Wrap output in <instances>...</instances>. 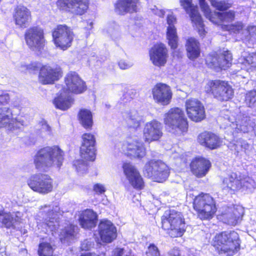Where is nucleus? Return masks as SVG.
<instances>
[{
	"instance_id": "obj_31",
	"label": "nucleus",
	"mask_w": 256,
	"mask_h": 256,
	"mask_svg": "<svg viewBox=\"0 0 256 256\" xmlns=\"http://www.w3.org/2000/svg\"><path fill=\"white\" fill-rule=\"evenodd\" d=\"M232 60V54L228 50L224 51L220 54L209 56L206 58L207 62L210 61L214 68H219L224 70L230 66Z\"/></svg>"
},
{
	"instance_id": "obj_11",
	"label": "nucleus",
	"mask_w": 256,
	"mask_h": 256,
	"mask_svg": "<svg viewBox=\"0 0 256 256\" xmlns=\"http://www.w3.org/2000/svg\"><path fill=\"white\" fill-rule=\"evenodd\" d=\"M24 39L28 47L34 51L40 52L46 43L44 30L38 26L27 29L24 34Z\"/></svg>"
},
{
	"instance_id": "obj_13",
	"label": "nucleus",
	"mask_w": 256,
	"mask_h": 256,
	"mask_svg": "<svg viewBox=\"0 0 256 256\" xmlns=\"http://www.w3.org/2000/svg\"><path fill=\"white\" fill-rule=\"evenodd\" d=\"M52 38L56 46L64 50L71 46L74 34L70 27L60 24L53 30Z\"/></svg>"
},
{
	"instance_id": "obj_1",
	"label": "nucleus",
	"mask_w": 256,
	"mask_h": 256,
	"mask_svg": "<svg viewBox=\"0 0 256 256\" xmlns=\"http://www.w3.org/2000/svg\"><path fill=\"white\" fill-rule=\"evenodd\" d=\"M64 160V152L58 146H46L36 154L34 164L39 170L48 171L52 167L60 168Z\"/></svg>"
},
{
	"instance_id": "obj_26",
	"label": "nucleus",
	"mask_w": 256,
	"mask_h": 256,
	"mask_svg": "<svg viewBox=\"0 0 256 256\" xmlns=\"http://www.w3.org/2000/svg\"><path fill=\"white\" fill-rule=\"evenodd\" d=\"M62 76L61 69L58 66H42L40 71L39 80L44 84H52Z\"/></svg>"
},
{
	"instance_id": "obj_9",
	"label": "nucleus",
	"mask_w": 256,
	"mask_h": 256,
	"mask_svg": "<svg viewBox=\"0 0 256 256\" xmlns=\"http://www.w3.org/2000/svg\"><path fill=\"white\" fill-rule=\"evenodd\" d=\"M254 180L248 176L244 177L232 172L224 178L222 182V188L228 190L238 191L240 189L254 188Z\"/></svg>"
},
{
	"instance_id": "obj_57",
	"label": "nucleus",
	"mask_w": 256,
	"mask_h": 256,
	"mask_svg": "<svg viewBox=\"0 0 256 256\" xmlns=\"http://www.w3.org/2000/svg\"><path fill=\"white\" fill-rule=\"evenodd\" d=\"M152 10L154 14L158 15L160 17L163 16L165 12L164 10L158 9L156 6H154V8H152Z\"/></svg>"
},
{
	"instance_id": "obj_2",
	"label": "nucleus",
	"mask_w": 256,
	"mask_h": 256,
	"mask_svg": "<svg viewBox=\"0 0 256 256\" xmlns=\"http://www.w3.org/2000/svg\"><path fill=\"white\" fill-rule=\"evenodd\" d=\"M214 245L220 254L232 256L240 249L238 234L234 231L222 232L214 238Z\"/></svg>"
},
{
	"instance_id": "obj_21",
	"label": "nucleus",
	"mask_w": 256,
	"mask_h": 256,
	"mask_svg": "<svg viewBox=\"0 0 256 256\" xmlns=\"http://www.w3.org/2000/svg\"><path fill=\"white\" fill-rule=\"evenodd\" d=\"M80 156L86 160L93 161L96 158V140L94 135L86 133L82 135Z\"/></svg>"
},
{
	"instance_id": "obj_12",
	"label": "nucleus",
	"mask_w": 256,
	"mask_h": 256,
	"mask_svg": "<svg viewBox=\"0 0 256 256\" xmlns=\"http://www.w3.org/2000/svg\"><path fill=\"white\" fill-rule=\"evenodd\" d=\"M27 184L32 190L42 194L51 192L53 188V180L46 174H34L28 179Z\"/></svg>"
},
{
	"instance_id": "obj_15",
	"label": "nucleus",
	"mask_w": 256,
	"mask_h": 256,
	"mask_svg": "<svg viewBox=\"0 0 256 256\" xmlns=\"http://www.w3.org/2000/svg\"><path fill=\"white\" fill-rule=\"evenodd\" d=\"M25 125L23 120L14 118L11 110L7 107L0 108V128H5L13 132Z\"/></svg>"
},
{
	"instance_id": "obj_32",
	"label": "nucleus",
	"mask_w": 256,
	"mask_h": 256,
	"mask_svg": "<svg viewBox=\"0 0 256 256\" xmlns=\"http://www.w3.org/2000/svg\"><path fill=\"white\" fill-rule=\"evenodd\" d=\"M244 214L242 207L240 206L228 208L226 212L222 215V220L224 223L235 226Z\"/></svg>"
},
{
	"instance_id": "obj_46",
	"label": "nucleus",
	"mask_w": 256,
	"mask_h": 256,
	"mask_svg": "<svg viewBox=\"0 0 256 256\" xmlns=\"http://www.w3.org/2000/svg\"><path fill=\"white\" fill-rule=\"evenodd\" d=\"M73 165L76 168L77 172L80 174L84 173L87 170V163L84 160H76L74 162Z\"/></svg>"
},
{
	"instance_id": "obj_16",
	"label": "nucleus",
	"mask_w": 256,
	"mask_h": 256,
	"mask_svg": "<svg viewBox=\"0 0 256 256\" xmlns=\"http://www.w3.org/2000/svg\"><path fill=\"white\" fill-rule=\"evenodd\" d=\"M57 6L62 10L82 15L88 8V0H57Z\"/></svg>"
},
{
	"instance_id": "obj_59",
	"label": "nucleus",
	"mask_w": 256,
	"mask_h": 256,
	"mask_svg": "<svg viewBox=\"0 0 256 256\" xmlns=\"http://www.w3.org/2000/svg\"><path fill=\"white\" fill-rule=\"evenodd\" d=\"M111 256H122V248H116L114 249Z\"/></svg>"
},
{
	"instance_id": "obj_43",
	"label": "nucleus",
	"mask_w": 256,
	"mask_h": 256,
	"mask_svg": "<svg viewBox=\"0 0 256 256\" xmlns=\"http://www.w3.org/2000/svg\"><path fill=\"white\" fill-rule=\"evenodd\" d=\"M120 26L116 22L110 24L105 32L113 40H118L120 36Z\"/></svg>"
},
{
	"instance_id": "obj_22",
	"label": "nucleus",
	"mask_w": 256,
	"mask_h": 256,
	"mask_svg": "<svg viewBox=\"0 0 256 256\" xmlns=\"http://www.w3.org/2000/svg\"><path fill=\"white\" fill-rule=\"evenodd\" d=\"M152 94L155 102L163 106L170 104L172 95L170 88L162 83L158 84L152 88Z\"/></svg>"
},
{
	"instance_id": "obj_6",
	"label": "nucleus",
	"mask_w": 256,
	"mask_h": 256,
	"mask_svg": "<svg viewBox=\"0 0 256 256\" xmlns=\"http://www.w3.org/2000/svg\"><path fill=\"white\" fill-rule=\"evenodd\" d=\"M204 90L211 94L214 98L220 102L228 101L232 98L234 91L228 82L220 80H210L207 82Z\"/></svg>"
},
{
	"instance_id": "obj_41",
	"label": "nucleus",
	"mask_w": 256,
	"mask_h": 256,
	"mask_svg": "<svg viewBox=\"0 0 256 256\" xmlns=\"http://www.w3.org/2000/svg\"><path fill=\"white\" fill-rule=\"evenodd\" d=\"M238 62L244 66L247 70L256 68V53L249 54L246 56L239 58Z\"/></svg>"
},
{
	"instance_id": "obj_20",
	"label": "nucleus",
	"mask_w": 256,
	"mask_h": 256,
	"mask_svg": "<svg viewBox=\"0 0 256 256\" xmlns=\"http://www.w3.org/2000/svg\"><path fill=\"white\" fill-rule=\"evenodd\" d=\"M65 84L66 88H64V91L78 94L84 92L86 89L84 82L74 72H70L66 74Z\"/></svg>"
},
{
	"instance_id": "obj_34",
	"label": "nucleus",
	"mask_w": 256,
	"mask_h": 256,
	"mask_svg": "<svg viewBox=\"0 0 256 256\" xmlns=\"http://www.w3.org/2000/svg\"><path fill=\"white\" fill-rule=\"evenodd\" d=\"M82 227L84 229H91L96 226L97 222L96 214L90 210H86L82 212L79 217Z\"/></svg>"
},
{
	"instance_id": "obj_24",
	"label": "nucleus",
	"mask_w": 256,
	"mask_h": 256,
	"mask_svg": "<svg viewBox=\"0 0 256 256\" xmlns=\"http://www.w3.org/2000/svg\"><path fill=\"white\" fill-rule=\"evenodd\" d=\"M150 60L156 66H164L167 61L168 56V50L163 44H154L150 50Z\"/></svg>"
},
{
	"instance_id": "obj_64",
	"label": "nucleus",
	"mask_w": 256,
	"mask_h": 256,
	"mask_svg": "<svg viewBox=\"0 0 256 256\" xmlns=\"http://www.w3.org/2000/svg\"><path fill=\"white\" fill-rule=\"evenodd\" d=\"M188 256H196L195 255L193 254H188Z\"/></svg>"
},
{
	"instance_id": "obj_29",
	"label": "nucleus",
	"mask_w": 256,
	"mask_h": 256,
	"mask_svg": "<svg viewBox=\"0 0 256 256\" xmlns=\"http://www.w3.org/2000/svg\"><path fill=\"white\" fill-rule=\"evenodd\" d=\"M99 234L102 240L104 242H110L116 236V230L114 224L108 220L100 222L98 226Z\"/></svg>"
},
{
	"instance_id": "obj_3",
	"label": "nucleus",
	"mask_w": 256,
	"mask_h": 256,
	"mask_svg": "<svg viewBox=\"0 0 256 256\" xmlns=\"http://www.w3.org/2000/svg\"><path fill=\"white\" fill-rule=\"evenodd\" d=\"M162 228L171 237L181 236L186 231L184 218L181 212L174 210L166 212L162 216Z\"/></svg>"
},
{
	"instance_id": "obj_38",
	"label": "nucleus",
	"mask_w": 256,
	"mask_h": 256,
	"mask_svg": "<svg viewBox=\"0 0 256 256\" xmlns=\"http://www.w3.org/2000/svg\"><path fill=\"white\" fill-rule=\"evenodd\" d=\"M222 114L224 117V124L226 126H232V128H238V126L240 125V129L246 132V130L242 128V122H240L239 119L236 118L234 116L229 110H224L222 112Z\"/></svg>"
},
{
	"instance_id": "obj_8",
	"label": "nucleus",
	"mask_w": 256,
	"mask_h": 256,
	"mask_svg": "<svg viewBox=\"0 0 256 256\" xmlns=\"http://www.w3.org/2000/svg\"><path fill=\"white\" fill-rule=\"evenodd\" d=\"M114 150L115 153L120 152L134 158H142L146 154V150L142 143L131 138L116 142Z\"/></svg>"
},
{
	"instance_id": "obj_56",
	"label": "nucleus",
	"mask_w": 256,
	"mask_h": 256,
	"mask_svg": "<svg viewBox=\"0 0 256 256\" xmlns=\"http://www.w3.org/2000/svg\"><path fill=\"white\" fill-rule=\"evenodd\" d=\"M10 100V96L8 94L0 95V104H7Z\"/></svg>"
},
{
	"instance_id": "obj_27",
	"label": "nucleus",
	"mask_w": 256,
	"mask_h": 256,
	"mask_svg": "<svg viewBox=\"0 0 256 256\" xmlns=\"http://www.w3.org/2000/svg\"><path fill=\"white\" fill-rule=\"evenodd\" d=\"M13 18L16 26L22 28H26L31 22L30 11L26 6H18L14 8Z\"/></svg>"
},
{
	"instance_id": "obj_47",
	"label": "nucleus",
	"mask_w": 256,
	"mask_h": 256,
	"mask_svg": "<svg viewBox=\"0 0 256 256\" xmlns=\"http://www.w3.org/2000/svg\"><path fill=\"white\" fill-rule=\"evenodd\" d=\"M246 102L250 107L256 105V90L250 91L246 94Z\"/></svg>"
},
{
	"instance_id": "obj_28",
	"label": "nucleus",
	"mask_w": 256,
	"mask_h": 256,
	"mask_svg": "<svg viewBox=\"0 0 256 256\" xmlns=\"http://www.w3.org/2000/svg\"><path fill=\"white\" fill-rule=\"evenodd\" d=\"M192 172L196 176L202 178L205 176L211 167L209 160L202 157L196 158L190 164Z\"/></svg>"
},
{
	"instance_id": "obj_10",
	"label": "nucleus",
	"mask_w": 256,
	"mask_h": 256,
	"mask_svg": "<svg viewBox=\"0 0 256 256\" xmlns=\"http://www.w3.org/2000/svg\"><path fill=\"white\" fill-rule=\"evenodd\" d=\"M144 174L154 180L162 182L168 178L169 168L161 160H151L148 162L144 168Z\"/></svg>"
},
{
	"instance_id": "obj_63",
	"label": "nucleus",
	"mask_w": 256,
	"mask_h": 256,
	"mask_svg": "<svg viewBox=\"0 0 256 256\" xmlns=\"http://www.w3.org/2000/svg\"><path fill=\"white\" fill-rule=\"evenodd\" d=\"M31 65H28V66H24V68H26V69H29V68H31Z\"/></svg>"
},
{
	"instance_id": "obj_4",
	"label": "nucleus",
	"mask_w": 256,
	"mask_h": 256,
	"mask_svg": "<svg viewBox=\"0 0 256 256\" xmlns=\"http://www.w3.org/2000/svg\"><path fill=\"white\" fill-rule=\"evenodd\" d=\"M164 122L167 130L175 134H182L188 130L187 118L180 108H170L164 114Z\"/></svg>"
},
{
	"instance_id": "obj_7",
	"label": "nucleus",
	"mask_w": 256,
	"mask_h": 256,
	"mask_svg": "<svg viewBox=\"0 0 256 256\" xmlns=\"http://www.w3.org/2000/svg\"><path fill=\"white\" fill-rule=\"evenodd\" d=\"M193 205L201 220L211 219L216 212L214 198L208 194L202 193L196 196Z\"/></svg>"
},
{
	"instance_id": "obj_37",
	"label": "nucleus",
	"mask_w": 256,
	"mask_h": 256,
	"mask_svg": "<svg viewBox=\"0 0 256 256\" xmlns=\"http://www.w3.org/2000/svg\"><path fill=\"white\" fill-rule=\"evenodd\" d=\"M186 48L188 56L190 59L193 60L200 56V44L196 38H188L186 42Z\"/></svg>"
},
{
	"instance_id": "obj_39",
	"label": "nucleus",
	"mask_w": 256,
	"mask_h": 256,
	"mask_svg": "<svg viewBox=\"0 0 256 256\" xmlns=\"http://www.w3.org/2000/svg\"><path fill=\"white\" fill-rule=\"evenodd\" d=\"M78 118L82 126L86 128L92 126V112L87 109H82L78 113Z\"/></svg>"
},
{
	"instance_id": "obj_48",
	"label": "nucleus",
	"mask_w": 256,
	"mask_h": 256,
	"mask_svg": "<svg viewBox=\"0 0 256 256\" xmlns=\"http://www.w3.org/2000/svg\"><path fill=\"white\" fill-rule=\"evenodd\" d=\"M40 125L41 126L40 130L42 136H50L52 134V129L46 122L44 120L40 122Z\"/></svg>"
},
{
	"instance_id": "obj_17",
	"label": "nucleus",
	"mask_w": 256,
	"mask_h": 256,
	"mask_svg": "<svg viewBox=\"0 0 256 256\" xmlns=\"http://www.w3.org/2000/svg\"><path fill=\"white\" fill-rule=\"evenodd\" d=\"M185 106L187 114L192 120L198 122L204 118L206 115L204 106L198 99L191 98L186 100Z\"/></svg>"
},
{
	"instance_id": "obj_44",
	"label": "nucleus",
	"mask_w": 256,
	"mask_h": 256,
	"mask_svg": "<svg viewBox=\"0 0 256 256\" xmlns=\"http://www.w3.org/2000/svg\"><path fill=\"white\" fill-rule=\"evenodd\" d=\"M16 221V218L10 213L2 212L0 214V223L2 226L7 228L12 227Z\"/></svg>"
},
{
	"instance_id": "obj_54",
	"label": "nucleus",
	"mask_w": 256,
	"mask_h": 256,
	"mask_svg": "<svg viewBox=\"0 0 256 256\" xmlns=\"http://www.w3.org/2000/svg\"><path fill=\"white\" fill-rule=\"evenodd\" d=\"M94 190L98 194H102L106 192V188L103 184H96L94 186Z\"/></svg>"
},
{
	"instance_id": "obj_36",
	"label": "nucleus",
	"mask_w": 256,
	"mask_h": 256,
	"mask_svg": "<svg viewBox=\"0 0 256 256\" xmlns=\"http://www.w3.org/2000/svg\"><path fill=\"white\" fill-rule=\"evenodd\" d=\"M52 102L56 108L66 110L71 107L73 99L66 92L63 90L62 92L54 99Z\"/></svg>"
},
{
	"instance_id": "obj_51",
	"label": "nucleus",
	"mask_w": 256,
	"mask_h": 256,
	"mask_svg": "<svg viewBox=\"0 0 256 256\" xmlns=\"http://www.w3.org/2000/svg\"><path fill=\"white\" fill-rule=\"evenodd\" d=\"M247 120H248V118L247 117H246V118H244V120H240V122H242L243 124H242V128H244L245 130H246V132H244L242 130L240 129V125L238 126V128H232V126H226V125H224L226 126L224 127V128H228L229 127L230 128H232V130L234 129H235V130L234 131H233V132H236L237 131V130H240L244 132H247L248 130V122H247Z\"/></svg>"
},
{
	"instance_id": "obj_30",
	"label": "nucleus",
	"mask_w": 256,
	"mask_h": 256,
	"mask_svg": "<svg viewBox=\"0 0 256 256\" xmlns=\"http://www.w3.org/2000/svg\"><path fill=\"white\" fill-rule=\"evenodd\" d=\"M198 142L202 146L210 150L218 148L222 144L220 138L216 134L204 132L198 136Z\"/></svg>"
},
{
	"instance_id": "obj_60",
	"label": "nucleus",
	"mask_w": 256,
	"mask_h": 256,
	"mask_svg": "<svg viewBox=\"0 0 256 256\" xmlns=\"http://www.w3.org/2000/svg\"><path fill=\"white\" fill-rule=\"evenodd\" d=\"M169 254L170 256H179L180 255V250L177 248H174L170 251Z\"/></svg>"
},
{
	"instance_id": "obj_35",
	"label": "nucleus",
	"mask_w": 256,
	"mask_h": 256,
	"mask_svg": "<svg viewBox=\"0 0 256 256\" xmlns=\"http://www.w3.org/2000/svg\"><path fill=\"white\" fill-rule=\"evenodd\" d=\"M122 117L125 124L128 128L136 130L140 124L142 118L136 110L126 112L122 113Z\"/></svg>"
},
{
	"instance_id": "obj_52",
	"label": "nucleus",
	"mask_w": 256,
	"mask_h": 256,
	"mask_svg": "<svg viewBox=\"0 0 256 256\" xmlns=\"http://www.w3.org/2000/svg\"><path fill=\"white\" fill-rule=\"evenodd\" d=\"M120 68L122 70H126L130 68L134 64L130 60H121L118 63Z\"/></svg>"
},
{
	"instance_id": "obj_61",
	"label": "nucleus",
	"mask_w": 256,
	"mask_h": 256,
	"mask_svg": "<svg viewBox=\"0 0 256 256\" xmlns=\"http://www.w3.org/2000/svg\"><path fill=\"white\" fill-rule=\"evenodd\" d=\"M88 242L86 240L84 241L82 243V244L81 245V248H82V250H88L90 244H88Z\"/></svg>"
},
{
	"instance_id": "obj_14",
	"label": "nucleus",
	"mask_w": 256,
	"mask_h": 256,
	"mask_svg": "<svg viewBox=\"0 0 256 256\" xmlns=\"http://www.w3.org/2000/svg\"><path fill=\"white\" fill-rule=\"evenodd\" d=\"M206 0H199L200 5L206 17L210 22L215 24L232 22L234 18L235 14L234 11L220 12H212Z\"/></svg>"
},
{
	"instance_id": "obj_33",
	"label": "nucleus",
	"mask_w": 256,
	"mask_h": 256,
	"mask_svg": "<svg viewBox=\"0 0 256 256\" xmlns=\"http://www.w3.org/2000/svg\"><path fill=\"white\" fill-rule=\"evenodd\" d=\"M139 0H119L116 5V12L120 14L136 12Z\"/></svg>"
},
{
	"instance_id": "obj_25",
	"label": "nucleus",
	"mask_w": 256,
	"mask_h": 256,
	"mask_svg": "<svg viewBox=\"0 0 256 256\" xmlns=\"http://www.w3.org/2000/svg\"><path fill=\"white\" fill-rule=\"evenodd\" d=\"M122 168L124 175L130 185L136 190L144 188L143 178L134 166L129 163H124Z\"/></svg>"
},
{
	"instance_id": "obj_5",
	"label": "nucleus",
	"mask_w": 256,
	"mask_h": 256,
	"mask_svg": "<svg viewBox=\"0 0 256 256\" xmlns=\"http://www.w3.org/2000/svg\"><path fill=\"white\" fill-rule=\"evenodd\" d=\"M60 214L58 206L45 204L42 206L36 216V219L42 222V226L52 232L58 228V215Z\"/></svg>"
},
{
	"instance_id": "obj_45",
	"label": "nucleus",
	"mask_w": 256,
	"mask_h": 256,
	"mask_svg": "<svg viewBox=\"0 0 256 256\" xmlns=\"http://www.w3.org/2000/svg\"><path fill=\"white\" fill-rule=\"evenodd\" d=\"M54 250L52 246L48 242L40 244L38 254L39 256H52Z\"/></svg>"
},
{
	"instance_id": "obj_55",
	"label": "nucleus",
	"mask_w": 256,
	"mask_h": 256,
	"mask_svg": "<svg viewBox=\"0 0 256 256\" xmlns=\"http://www.w3.org/2000/svg\"><path fill=\"white\" fill-rule=\"evenodd\" d=\"M166 21L168 26H175L174 24L176 23V18L172 14H170L167 16Z\"/></svg>"
},
{
	"instance_id": "obj_18",
	"label": "nucleus",
	"mask_w": 256,
	"mask_h": 256,
	"mask_svg": "<svg viewBox=\"0 0 256 256\" xmlns=\"http://www.w3.org/2000/svg\"><path fill=\"white\" fill-rule=\"evenodd\" d=\"M180 2L181 6L189 14L192 22L198 28L199 34L201 36H204L206 32L202 16L198 12V7L192 4V0H180Z\"/></svg>"
},
{
	"instance_id": "obj_23",
	"label": "nucleus",
	"mask_w": 256,
	"mask_h": 256,
	"mask_svg": "<svg viewBox=\"0 0 256 256\" xmlns=\"http://www.w3.org/2000/svg\"><path fill=\"white\" fill-rule=\"evenodd\" d=\"M234 32L237 34L238 38L245 42L248 47H251L256 44V26H249L243 30L241 22H238L232 26Z\"/></svg>"
},
{
	"instance_id": "obj_40",
	"label": "nucleus",
	"mask_w": 256,
	"mask_h": 256,
	"mask_svg": "<svg viewBox=\"0 0 256 256\" xmlns=\"http://www.w3.org/2000/svg\"><path fill=\"white\" fill-rule=\"evenodd\" d=\"M166 38L171 48L176 49L178 46V37L175 26H168Z\"/></svg>"
},
{
	"instance_id": "obj_42",
	"label": "nucleus",
	"mask_w": 256,
	"mask_h": 256,
	"mask_svg": "<svg viewBox=\"0 0 256 256\" xmlns=\"http://www.w3.org/2000/svg\"><path fill=\"white\" fill-rule=\"evenodd\" d=\"M78 230V226H76L70 224L64 229L62 230L60 233V240H66L68 242L70 240L72 239Z\"/></svg>"
},
{
	"instance_id": "obj_49",
	"label": "nucleus",
	"mask_w": 256,
	"mask_h": 256,
	"mask_svg": "<svg viewBox=\"0 0 256 256\" xmlns=\"http://www.w3.org/2000/svg\"><path fill=\"white\" fill-rule=\"evenodd\" d=\"M146 256H160V252L158 247L154 244H150L146 251Z\"/></svg>"
},
{
	"instance_id": "obj_53",
	"label": "nucleus",
	"mask_w": 256,
	"mask_h": 256,
	"mask_svg": "<svg viewBox=\"0 0 256 256\" xmlns=\"http://www.w3.org/2000/svg\"><path fill=\"white\" fill-rule=\"evenodd\" d=\"M248 147V144L245 142H238L236 144H234V150L238 153L243 149L246 150Z\"/></svg>"
},
{
	"instance_id": "obj_58",
	"label": "nucleus",
	"mask_w": 256,
	"mask_h": 256,
	"mask_svg": "<svg viewBox=\"0 0 256 256\" xmlns=\"http://www.w3.org/2000/svg\"><path fill=\"white\" fill-rule=\"evenodd\" d=\"M122 256H134L132 251L128 248H122Z\"/></svg>"
},
{
	"instance_id": "obj_50",
	"label": "nucleus",
	"mask_w": 256,
	"mask_h": 256,
	"mask_svg": "<svg viewBox=\"0 0 256 256\" xmlns=\"http://www.w3.org/2000/svg\"><path fill=\"white\" fill-rule=\"evenodd\" d=\"M136 91L134 90L128 89L124 91V94L122 98L123 101L126 102L132 99L136 95Z\"/></svg>"
},
{
	"instance_id": "obj_19",
	"label": "nucleus",
	"mask_w": 256,
	"mask_h": 256,
	"mask_svg": "<svg viewBox=\"0 0 256 256\" xmlns=\"http://www.w3.org/2000/svg\"><path fill=\"white\" fill-rule=\"evenodd\" d=\"M162 128V124L156 120L146 122L143 130L144 139L149 143L160 140L163 135Z\"/></svg>"
},
{
	"instance_id": "obj_62",
	"label": "nucleus",
	"mask_w": 256,
	"mask_h": 256,
	"mask_svg": "<svg viewBox=\"0 0 256 256\" xmlns=\"http://www.w3.org/2000/svg\"><path fill=\"white\" fill-rule=\"evenodd\" d=\"M0 254L2 256H10V254L6 252L4 248H0Z\"/></svg>"
}]
</instances>
